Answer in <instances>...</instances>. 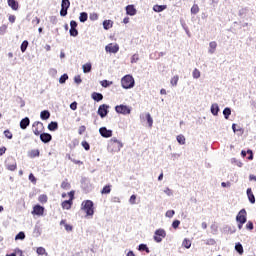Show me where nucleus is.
<instances>
[{
    "label": "nucleus",
    "mask_w": 256,
    "mask_h": 256,
    "mask_svg": "<svg viewBox=\"0 0 256 256\" xmlns=\"http://www.w3.org/2000/svg\"><path fill=\"white\" fill-rule=\"evenodd\" d=\"M94 203L91 200H84L81 204V210L86 213L88 217H93L95 215Z\"/></svg>",
    "instance_id": "obj_1"
},
{
    "label": "nucleus",
    "mask_w": 256,
    "mask_h": 256,
    "mask_svg": "<svg viewBox=\"0 0 256 256\" xmlns=\"http://www.w3.org/2000/svg\"><path fill=\"white\" fill-rule=\"evenodd\" d=\"M121 149H123V142L115 137L109 140L108 151H111V153H119Z\"/></svg>",
    "instance_id": "obj_2"
},
{
    "label": "nucleus",
    "mask_w": 256,
    "mask_h": 256,
    "mask_svg": "<svg viewBox=\"0 0 256 256\" xmlns=\"http://www.w3.org/2000/svg\"><path fill=\"white\" fill-rule=\"evenodd\" d=\"M121 86L123 89H133L135 87V78L131 75H125L121 79Z\"/></svg>",
    "instance_id": "obj_3"
},
{
    "label": "nucleus",
    "mask_w": 256,
    "mask_h": 256,
    "mask_svg": "<svg viewBox=\"0 0 256 256\" xmlns=\"http://www.w3.org/2000/svg\"><path fill=\"white\" fill-rule=\"evenodd\" d=\"M166 237H167V232L165 231V229L159 228L155 230L153 239L156 243H161V241H163V239H165Z\"/></svg>",
    "instance_id": "obj_4"
},
{
    "label": "nucleus",
    "mask_w": 256,
    "mask_h": 256,
    "mask_svg": "<svg viewBox=\"0 0 256 256\" xmlns=\"http://www.w3.org/2000/svg\"><path fill=\"white\" fill-rule=\"evenodd\" d=\"M115 111L119 115H131V107L127 105H123V104L117 105L115 106Z\"/></svg>",
    "instance_id": "obj_5"
},
{
    "label": "nucleus",
    "mask_w": 256,
    "mask_h": 256,
    "mask_svg": "<svg viewBox=\"0 0 256 256\" xmlns=\"http://www.w3.org/2000/svg\"><path fill=\"white\" fill-rule=\"evenodd\" d=\"M32 129H33L34 135H36V136L41 135V133H43V129H44L43 123L39 122V121L34 122L32 125Z\"/></svg>",
    "instance_id": "obj_6"
},
{
    "label": "nucleus",
    "mask_w": 256,
    "mask_h": 256,
    "mask_svg": "<svg viewBox=\"0 0 256 256\" xmlns=\"http://www.w3.org/2000/svg\"><path fill=\"white\" fill-rule=\"evenodd\" d=\"M97 113L101 117V119H105V116L109 115V105L107 104L100 105Z\"/></svg>",
    "instance_id": "obj_7"
},
{
    "label": "nucleus",
    "mask_w": 256,
    "mask_h": 256,
    "mask_svg": "<svg viewBox=\"0 0 256 256\" xmlns=\"http://www.w3.org/2000/svg\"><path fill=\"white\" fill-rule=\"evenodd\" d=\"M237 223H247V210L241 209L236 216Z\"/></svg>",
    "instance_id": "obj_8"
},
{
    "label": "nucleus",
    "mask_w": 256,
    "mask_h": 256,
    "mask_svg": "<svg viewBox=\"0 0 256 256\" xmlns=\"http://www.w3.org/2000/svg\"><path fill=\"white\" fill-rule=\"evenodd\" d=\"M99 133L104 139H109V137H113V130H109L107 129V127L99 128Z\"/></svg>",
    "instance_id": "obj_9"
},
{
    "label": "nucleus",
    "mask_w": 256,
    "mask_h": 256,
    "mask_svg": "<svg viewBox=\"0 0 256 256\" xmlns=\"http://www.w3.org/2000/svg\"><path fill=\"white\" fill-rule=\"evenodd\" d=\"M106 53H119V44L110 43L105 46Z\"/></svg>",
    "instance_id": "obj_10"
},
{
    "label": "nucleus",
    "mask_w": 256,
    "mask_h": 256,
    "mask_svg": "<svg viewBox=\"0 0 256 256\" xmlns=\"http://www.w3.org/2000/svg\"><path fill=\"white\" fill-rule=\"evenodd\" d=\"M45 213V207L37 204L33 207L32 215H37L38 217H42V215Z\"/></svg>",
    "instance_id": "obj_11"
},
{
    "label": "nucleus",
    "mask_w": 256,
    "mask_h": 256,
    "mask_svg": "<svg viewBox=\"0 0 256 256\" xmlns=\"http://www.w3.org/2000/svg\"><path fill=\"white\" fill-rule=\"evenodd\" d=\"M6 169H8V171H15V169H17V162L15 161V159H8V162L6 163Z\"/></svg>",
    "instance_id": "obj_12"
},
{
    "label": "nucleus",
    "mask_w": 256,
    "mask_h": 256,
    "mask_svg": "<svg viewBox=\"0 0 256 256\" xmlns=\"http://www.w3.org/2000/svg\"><path fill=\"white\" fill-rule=\"evenodd\" d=\"M52 139H53V136L49 133L40 134V140L42 141V143H51Z\"/></svg>",
    "instance_id": "obj_13"
},
{
    "label": "nucleus",
    "mask_w": 256,
    "mask_h": 256,
    "mask_svg": "<svg viewBox=\"0 0 256 256\" xmlns=\"http://www.w3.org/2000/svg\"><path fill=\"white\" fill-rule=\"evenodd\" d=\"M246 195L248 197V201H250L252 205H255V195L253 194V190L251 188L246 190Z\"/></svg>",
    "instance_id": "obj_14"
},
{
    "label": "nucleus",
    "mask_w": 256,
    "mask_h": 256,
    "mask_svg": "<svg viewBox=\"0 0 256 256\" xmlns=\"http://www.w3.org/2000/svg\"><path fill=\"white\" fill-rule=\"evenodd\" d=\"M126 13L127 15H130V17H133L134 15H137V9H135V6L128 5L126 6Z\"/></svg>",
    "instance_id": "obj_15"
},
{
    "label": "nucleus",
    "mask_w": 256,
    "mask_h": 256,
    "mask_svg": "<svg viewBox=\"0 0 256 256\" xmlns=\"http://www.w3.org/2000/svg\"><path fill=\"white\" fill-rule=\"evenodd\" d=\"M73 205V197H71L69 200H65L62 202V209H71Z\"/></svg>",
    "instance_id": "obj_16"
},
{
    "label": "nucleus",
    "mask_w": 256,
    "mask_h": 256,
    "mask_svg": "<svg viewBox=\"0 0 256 256\" xmlns=\"http://www.w3.org/2000/svg\"><path fill=\"white\" fill-rule=\"evenodd\" d=\"M210 111L212 113V115H214V117H217L219 115V104L214 103L211 105Z\"/></svg>",
    "instance_id": "obj_17"
},
{
    "label": "nucleus",
    "mask_w": 256,
    "mask_h": 256,
    "mask_svg": "<svg viewBox=\"0 0 256 256\" xmlns=\"http://www.w3.org/2000/svg\"><path fill=\"white\" fill-rule=\"evenodd\" d=\"M91 97H92L93 101H96L97 103H99V101H103V94H101L99 92H93L91 94Z\"/></svg>",
    "instance_id": "obj_18"
},
{
    "label": "nucleus",
    "mask_w": 256,
    "mask_h": 256,
    "mask_svg": "<svg viewBox=\"0 0 256 256\" xmlns=\"http://www.w3.org/2000/svg\"><path fill=\"white\" fill-rule=\"evenodd\" d=\"M30 123H31V120L29 119V117H25L20 121V128L27 129V126L30 125Z\"/></svg>",
    "instance_id": "obj_19"
},
{
    "label": "nucleus",
    "mask_w": 256,
    "mask_h": 256,
    "mask_svg": "<svg viewBox=\"0 0 256 256\" xmlns=\"http://www.w3.org/2000/svg\"><path fill=\"white\" fill-rule=\"evenodd\" d=\"M8 5L13 11H17L19 9V2L16 0H8Z\"/></svg>",
    "instance_id": "obj_20"
},
{
    "label": "nucleus",
    "mask_w": 256,
    "mask_h": 256,
    "mask_svg": "<svg viewBox=\"0 0 256 256\" xmlns=\"http://www.w3.org/2000/svg\"><path fill=\"white\" fill-rule=\"evenodd\" d=\"M165 9H167V5H154L153 6V11H155V13H161L163 11H165Z\"/></svg>",
    "instance_id": "obj_21"
},
{
    "label": "nucleus",
    "mask_w": 256,
    "mask_h": 256,
    "mask_svg": "<svg viewBox=\"0 0 256 256\" xmlns=\"http://www.w3.org/2000/svg\"><path fill=\"white\" fill-rule=\"evenodd\" d=\"M49 117H51V112H49L48 110H43L40 113V119H42V121H47V119H49Z\"/></svg>",
    "instance_id": "obj_22"
},
{
    "label": "nucleus",
    "mask_w": 256,
    "mask_h": 256,
    "mask_svg": "<svg viewBox=\"0 0 256 256\" xmlns=\"http://www.w3.org/2000/svg\"><path fill=\"white\" fill-rule=\"evenodd\" d=\"M216 49H217V42H215V41L210 42L208 53H210V55H213V53H215Z\"/></svg>",
    "instance_id": "obj_23"
},
{
    "label": "nucleus",
    "mask_w": 256,
    "mask_h": 256,
    "mask_svg": "<svg viewBox=\"0 0 256 256\" xmlns=\"http://www.w3.org/2000/svg\"><path fill=\"white\" fill-rule=\"evenodd\" d=\"M49 131H57L59 129V123L52 121L48 124Z\"/></svg>",
    "instance_id": "obj_24"
},
{
    "label": "nucleus",
    "mask_w": 256,
    "mask_h": 256,
    "mask_svg": "<svg viewBox=\"0 0 256 256\" xmlns=\"http://www.w3.org/2000/svg\"><path fill=\"white\" fill-rule=\"evenodd\" d=\"M111 27H113V21H111V20L103 21V28L105 29V31H109V29H111Z\"/></svg>",
    "instance_id": "obj_25"
},
{
    "label": "nucleus",
    "mask_w": 256,
    "mask_h": 256,
    "mask_svg": "<svg viewBox=\"0 0 256 256\" xmlns=\"http://www.w3.org/2000/svg\"><path fill=\"white\" fill-rule=\"evenodd\" d=\"M89 19V14L87 12H81L79 16L80 23H85Z\"/></svg>",
    "instance_id": "obj_26"
},
{
    "label": "nucleus",
    "mask_w": 256,
    "mask_h": 256,
    "mask_svg": "<svg viewBox=\"0 0 256 256\" xmlns=\"http://www.w3.org/2000/svg\"><path fill=\"white\" fill-rule=\"evenodd\" d=\"M83 73H91V69H93V66L91 63H86L82 66Z\"/></svg>",
    "instance_id": "obj_27"
},
{
    "label": "nucleus",
    "mask_w": 256,
    "mask_h": 256,
    "mask_svg": "<svg viewBox=\"0 0 256 256\" xmlns=\"http://www.w3.org/2000/svg\"><path fill=\"white\" fill-rule=\"evenodd\" d=\"M109 193H111V185L104 186L103 189L101 190V194L109 195Z\"/></svg>",
    "instance_id": "obj_28"
},
{
    "label": "nucleus",
    "mask_w": 256,
    "mask_h": 256,
    "mask_svg": "<svg viewBox=\"0 0 256 256\" xmlns=\"http://www.w3.org/2000/svg\"><path fill=\"white\" fill-rule=\"evenodd\" d=\"M27 47H29V41L24 40L20 46L21 52L25 53V51H27Z\"/></svg>",
    "instance_id": "obj_29"
},
{
    "label": "nucleus",
    "mask_w": 256,
    "mask_h": 256,
    "mask_svg": "<svg viewBox=\"0 0 256 256\" xmlns=\"http://www.w3.org/2000/svg\"><path fill=\"white\" fill-rule=\"evenodd\" d=\"M138 251H145L146 253H151L149 247H147V244H140L138 246Z\"/></svg>",
    "instance_id": "obj_30"
},
{
    "label": "nucleus",
    "mask_w": 256,
    "mask_h": 256,
    "mask_svg": "<svg viewBox=\"0 0 256 256\" xmlns=\"http://www.w3.org/2000/svg\"><path fill=\"white\" fill-rule=\"evenodd\" d=\"M71 7V2L69 0H62L61 8L62 9H69Z\"/></svg>",
    "instance_id": "obj_31"
},
{
    "label": "nucleus",
    "mask_w": 256,
    "mask_h": 256,
    "mask_svg": "<svg viewBox=\"0 0 256 256\" xmlns=\"http://www.w3.org/2000/svg\"><path fill=\"white\" fill-rule=\"evenodd\" d=\"M182 247H185V249H191V240L185 238L182 242Z\"/></svg>",
    "instance_id": "obj_32"
},
{
    "label": "nucleus",
    "mask_w": 256,
    "mask_h": 256,
    "mask_svg": "<svg viewBox=\"0 0 256 256\" xmlns=\"http://www.w3.org/2000/svg\"><path fill=\"white\" fill-rule=\"evenodd\" d=\"M223 115H224V119H229V117L231 116V108L226 107L223 110Z\"/></svg>",
    "instance_id": "obj_33"
},
{
    "label": "nucleus",
    "mask_w": 256,
    "mask_h": 256,
    "mask_svg": "<svg viewBox=\"0 0 256 256\" xmlns=\"http://www.w3.org/2000/svg\"><path fill=\"white\" fill-rule=\"evenodd\" d=\"M25 239V232L21 231L15 236V241H23Z\"/></svg>",
    "instance_id": "obj_34"
},
{
    "label": "nucleus",
    "mask_w": 256,
    "mask_h": 256,
    "mask_svg": "<svg viewBox=\"0 0 256 256\" xmlns=\"http://www.w3.org/2000/svg\"><path fill=\"white\" fill-rule=\"evenodd\" d=\"M235 250L237 251V253H239V255H243V245L241 243H237L235 245Z\"/></svg>",
    "instance_id": "obj_35"
},
{
    "label": "nucleus",
    "mask_w": 256,
    "mask_h": 256,
    "mask_svg": "<svg viewBox=\"0 0 256 256\" xmlns=\"http://www.w3.org/2000/svg\"><path fill=\"white\" fill-rule=\"evenodd\" d=\"M39 155H40L39 149H34V150H31L30 152L31 159H35V157H39Z\"/></svg>",
    "instance_id": "obj_36"
},
{
    "label": "nucleus",
    "mask_w": 256,
    "mask_h": 256,
    "mask_svg": "<svg viewBox=\"0 0 256 256\" xmlns=\"http://www.w3.org/2000/svg\"><path fill=\"white\" fill-rule=\"evenodd\" d=\"M193 79H199L201 77V71L199 69L195 68L192 72Z\"/></svg>",
    "instance_id": "obj_37"
},
{
    "label": "nucleus",
    "mask_w": 256,
    "mask_h": 256,
    "mask_svg": "<svg viewBox=\"0 0 256 256\" xmlns=\"http://www.w3.org/2000/svg\"><path fill=\"white\" fill-rule=\"evenodd\" d=\"M177 142L179 143V145H185V136H183L182 134L178 135L176 137Z\"/></svg>",
    "instance_id": "obj_38"
},
{
    "label": "nucleus",
    "mask_w": 256,
    "mask_h": 256,
    "mask_svg": "<svg viewBox=\"0 0 256 256\" xmlns=\"http://www.w3.org/2000/svg\"><path fill=\"white\" fill-rule=\"evenodd\" d=\"M170 83H171V86L172 87H177V83H179V76H174L172 79H171V81H170Z\"/></svg>",
    "instance_id": "obj_39"
},
{
    "label": "nucleus",
    "mask_w": 256,
    "mask_h": 256,
    "mask_svg": "<svg viewBox=\"0 0 256 256\" xmlns=\"http://www.w3.org/2000/svg\"><path fill=\"white\" fill-rule=\"evenodd\" d=\"M67 79H69V75L63 74V75L59 78V83H60L61 85H63L64 83L67 82Z\"/></svg>",
    "instance_id": "obj_40"
},
{
    "label": "nucleus",
    "mask_w": 256,
    "mask_h": 256,
    "mask_svg": "<svg viewBox=\"0 0 256 256\" xmlns=\"http://www.w3.org/2000/svg\"><path fill=\"white\" fill-rule=\"evenodd\" d=\"M100 85H102L103 87L107 88V87H111V85H113V82H111L109 80H102L100 82Z\"/></svg>",
    "instance_id": "obj_41"
},
{
    "label": "nucleus",
    "mask_w": 256,
    "mask_h": 256,
    "mask_svg": "<svg viewBox=\"0 0 256 256\" xmlns=\"http://www.w3.org/2000/svg\"><path fill=\"white\" fill-rule=\"evenodd\" d=\"M146 120H147L149 127H153V118L151 117L150 113L146 114Z\"/></svg>",
    "instance_id": "obj_42"
},
{
    "label": "nucleus",
    "mask_w": 256,
    "mask_h": 256,
    "mask_svg": "<svg viewBox=\"0 0 256 256\" xmlns=\"http://www.w3.org/2000/svg\"><path fill=\"white\" fill-rule=\"evenodd\" d=\"M69 33L71 37H77V35H79L77 28H70Z\"/></svg>",
    "instance_id": "obj_43"
},
{
    "label": "nucleus",
    "mask_w": 256,
    "mask_h": 256,
    "mask_svg": "<svg viewBox=\"0 0 256 256\" xmlns=\"http://www.w3.org/2000/svg\"><path fill=\"white\" fill-rule=\"evenodd\" d=\"M191 13H192V15H197V13H199V6L197 4H194L191 7Z\"/></svg>",
    "instance_id": "obj_44"
},
{
    "label": "nucleus",
    "mask_w": 256,
    "mask_h": 256,
    "mask_svg": "<svg viewBox=\"0 0 256 256\" xmlns=\"http://www.w3.org/2000/svg\"><path fill=\"white\" fill-rule=\"evenodd\" d=\"M36 253L38 255H47V250H45V248H43V247H38L36 250Z\"/></svg>",
    "instance_id": "obj_45"
},
{
    "label": "nucleus",
    "mask_w": 256,
    "mask_h": 256,
    "mask_svg": "<svg viewBox=\"0 0 256 256\" xmlns=\"http://www.w3.org/2000/svg\"><path fill=\"white\" fill-rule=\"evenodd\" d=\"M89 19L90 21H97V19H99V14L93 12L89 15Z\"/></svg>",
    "instance_id": "obj_46"
},
{
    "label": "nucleus",
    "mask_w": 256,
    "mask_h": 256,
    "mask_svg": "<svg viewBox=\"0 0 256 256\" xmlns=\"http://www.w3.org/2000/svg\"><path fill=\"white\" fill-rule=\"evenodd\" d=\"M38 201L40 203H47V195H45V194L40 195L38 198Z\"/></svg>",
    "instance_id": "obj_47"
},
{
    "label": "nucleus",
    "mask_w": 256,
    "mask_h": 256,
    "mask_svg": "<svg viewBox=\"0 0 256 256\" xmlns=\"http://www.w3.org/2000/svg\"><path fill=\"white\" fill-rule=\"evenodd\" d=\"M81 145L84 147L85 151H89V149H91V145H89V142L87 141H82Z\"/></svg>",
    "instance_id": "obj_48"
},
{
    "label": "nucleus",
    "mask_w": 256,
    "mask_h": 256,
    "mask_svg": "<svg viewBox=\"0 0 256 256\" xmlns=\"http://www.w3.org/2000/svg\"><path fill=\"white\" fill-rule=\"evenodd\" d=\"M39 23H41V19H39V17H34L32 20L33 27H37V25H39Z\"/></svg>",
    "instance_id": "obj_49"
},
{
    "label": "nucleus",
    "mask_w": 256,
    "mask_h": 256,
    "mask_svg": "<svg viewBox=\"0 0 256 256\" xmlns=\"http://www.w3.org/2000/svg\"><path fill=\"white\" fill-rule=\"evenodd\" d=\"M74 83H76L77 85H81V83H83L80 75L74 77Z\"/></svg>",
    "instance_id": "obj_50"
},
{
    "label": "nucleus",
    "mask_w": 256,
    "mask_h": 256,
    "mask_svg": "<svg viewBox=\"0 0 256 256\" xmlns=\"http://www.w3.org/2000/svg\"><path fill=\"white\" fill-rule=\"evenodd\" d=\"M174 215H175V210H168L165 214V216L168 217L169 219L173 218Z\"/></svg>",
    "instance_id": "obj_51"
},
{
    "label": "nucleus",
    "mask_w": 256,
    "mask_h": 256,
    "mask_svg": "<svg viewBox=\"0 0 256 256\" xmlns=\"http://www.w3.org/2000/svg\"><path fill=\"white\" fill-rule=\"evenodd\" d=\"M179 225H181V221H179V220H174L172 222L173 229H179Z\"/></svg>",
    "instance_id": "obj_52"
},
{
    "label": "nucleus",
    "mask_w": 256,
    "mask_h": 256,
    "mask_svg": "<svg viewBox=\"0 0 256 256\" xmlns=\"http://www.w3.org/2000/svg\"><path fill=\"white\" fill-rule=\"evenodd\" d=\"M4 135L6 139H13V134L9 130H5Z\"/></svg>",
    "instance_id": "obj_53"
},
{
    "label": "nucleus",
    "mask_w": 256,
    "mask_h": 256,
    "mask_svg": "<svg viewBox=\"0 0 256 256\" xmlns=\"http://www.w3.org/2000/svg\"><path fill=\"white\" fill-rule=\"evenodd\" d=\"M67 11H69V9H67V8H61V10H60V16H61V17H67Z\"/></svg>",
    "instance_id": "obj_54"
},
{
    "label": "nucleus",
    "mask_w": 256,
    "mask_h": 256,
    "mask_svg": "<svg viewBox=\"0 0 256 256\" xmlns=\"http://www.w3.org/2000/svg\"><path fill=\"white\" fill-rule=\"evenodd\" d=\"M137 61H139V54H134L132 57H131V63H137Z\"/></svg>",
    "instance_id": "obj_55"
},
{
    "label": "nucleus",
    "mask_w": 256,
    "mask_h": 256,
    "mask_svg": "<svg viewBox=\"0 0 256 256\" xmlns=\"http://www.w3.org/2000/svg\"><path fill=\"white\" fill-rule=\"evenodd\" d=\"M246 229H248V231H253L254 225H253V223L251 221L247 222Z\"/></svg>",
    "instance_id": "obj_56"
},
{
    "label": "nucleus",
    "mask_w": 256,
    "mask_h": 256,
    "mask_svg": "<svg viewBox=\"0 0 256 256\" xmlns=\"http://www.w3.org/2000/svg\"><path fill=\"white\" fill-rule=\"evenodd\" d=\"M137 200V196L135 194H133L130 199H129V203L130 205H135V201Z\"/></svg>",
    "instance_id": "obj_57"
},
{
    "label": "nucleus",
    "mask_w": 256,
    "mask_h": 256,
    "mask_svg": "<svg viewBox=\"0 0 256 256\" xmlns=\"http://www.w3.org/2000/svg\"><path fill=\"white\" fill-rule=\"evenodd\" d=\"M232 163H235L237 165V167H243V162L239 161L235 158L232 159Z\"/></svg>",
    "instance_id": "obj_58"
},
{
    "label": "nucleus",
    "mask_w": 256,
    "mask_h": 256,
    "mask_svg": "<svg viewBox=\"0 0 256 256\" xmlns=\"http://www.w3.org/2000/svg\"><path fill=\"white\" fill-rule=\"evenodd\" d=\"M50 23H52V25H57L58 23L57 16H51Z\"/></svg>",
    "instance_id": "obj_59"
},
{
    "label": "nucleus",
    "mask_w": 256,
    "mask_h": 256,
    "mask_svg": "<svg viewBox=\"0 0 256 256\" xmlns=\"http://www.w3.org/2000/svg\"><path fill=\"white\" fill-rule=\"evenodd\" d=\"M206 245H215V239L209 238L205 241Z\"/></svg>",
    "instance_id": "obj_60"
},
{
    "label": "nucleus",
    "mask_w": 256,
    "mask_h": 256,
    "mask_svg": "<svg viewBox=\"0 0 256 256\" xmlns=\"http://www.w3.org/2000/svg\"><path fill=\"white\" fill-rule=\"evenodd\" d=\"M69 187H70V184L67 181H63L61 183V188L62 189H69Z\"/></svg>",
    "instance_id": "obj_61"
},
{
    "label": "nucleus",
    "mask_w": 256,
    "mask_h": 256,
    "mask_svg": "<svg viewBox=\"0 0 256 256\" xmlns=\"http://www.w3.org/2000/svg\"><path fill=\"white\" fill-rule=\"evenodd\" d=\"M77 21H75V20H72L71 22H70V29H77Z\"/></svg>",
    "instance_id": "obj_62"
},
{
    "label": "nucleus",
    "mask_w": 256,
    "mask_h": 256,
    "mask_svg": "<svg viewBox=\"0 0 256 256\" xmlns=\"http://www.w3.org/2000/svg\"><path fill=\"white\" fill-rule=\"evenodd\" d=\"M70 109H72V111H77V102L74 101L70 104Z\"/></svg>",
    "instance_id": "obj_63"
},
{
    "label": "nucleus",
    "mask_w": 256,
    "mask_h": 256,
    "mask_svg": "<svg viewBox=\"0 0 256 256\" xmlns=\"http://www.w3.org/2000/svg\"><path fill=\"white\" fill-rule=\"evenodd\" d=\"M6 31H7V26L6 25H2L0 27V35H3Z\"/></svg>",
    "instance_id": "obj_64"
}]
</instances>
